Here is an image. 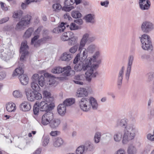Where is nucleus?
Wrapping results in <instances>:
<instances>
[{
  "mask_svg": "<svg viewBox=\"0 0 154 154\" xmlns=\"http://www.w3.org/2000/svg\"><path fill=\"white\" fill-rule=\"evenodd\" d=\"M147 139L151 141H154V135L151 134H148L147 136Z\"/></svg>",
  "mask_w": 154,
  "mask_h": 154,
  "instance_id": "nucleus-58",
  "label": "nucleus"
},
{
  "mask_svg": "<svg viewBox=\"0 0 154 154\" xmlns=\"http://www.w3.org/2000/svg\"><path fill=\"white\" fill-rule=\"evenodd\" d=\"M69 28L71 30H75L79 29V27L76 26L74 23H71L69 26Z\"/></svg>",
  "mask_w": 154,
  "mask_h": 154,
  "instance_id": "nucleus-55",
  "label": "nucleus"
},
{
  "mask_svg": "<svg viewBox=\"0 0 154 154\" xmlns=\"http://www.w3.org/2000/svg\"><path fill=\"white\" fill-rule=\"evenodd\" d=\"M72 57L73 55L69 53L65 52L62 55L60 59L62 61L68 62L72 59Z\"/></svg>",
  "mask_w": 154,
  "mask_h": 154,
  "instance_id": "nucleus-21",
  "label": "nucleus"
},
{
  "mask_svg": "<svg viewBox=\"0 0 154 154\" xmlns=\"http://www.w3.org/2000/svg\"><path fill=\"white\" fill-rule=\"evenodd\" d=\"M39 37V35H35L34 36L32 39L31 43L32 44L34 45V46L36 47H37L41 42V40H37Z\"/></svg>",
  "mask_w": 154,
  "mask_h": 154,
  "instance_id": "nucleus-30",
  "label": "nucleus"
},
{
  "mask_svg": "<svg viewBox=\"0 0 154 154\" xmlns=\"http://www.w3.org/2000/svg\"><path fill=\"white\" fill-rule=\"evenodd\" d=\"M63 143L64 140L61 137H56L53 140V145L55 147H59L61 146Z\"/></svg>",
  "mask_w": 154,
  "mask_h": 154,
  "instance_id": "nucleus-17",
  "label": "nucleus"
},
{
  "mask_svg": "<svg viewBox=\"0 0 154 154\" xmlns=\"http://www.w3.org/2000/svg\"><path fill=\"white\" fill-rule=\"evenodd\" d=\"M96 39V37L94 35H91L90 32L85 33L82 36L81 40L79 51L80 53L77 54L74 59L73 63L76 64L74 66V69L76 72L85 71L86 80L90 82L92 78H95L98 74L97 71L98 68L97 64H93L90 59H86L87 57V52L86 49L83 48L86 43L92 42Z\"/></svg>",
  "mask_w": 154,
  "mask_h": 154,
  "instance_id": "nucleus-1",
  "label": "nucleus"
},
{
  "mask_svg": "<svg viewBox=\"0 0 154 154\" xmlns=\"http://www.w3.org/2000/svg\"><path fill=\"white\" fill-rule=\"evenodd\" d=\"M66 26L68 27L69 26V25L66 23H65L63 22H62L61 23V24L57 27L59 28V30L60 29L59 31L60 32H61L64 31V30L65 29Z\"/></svg>",
  "mask_w": 154,
  "mask_h": 154,
  "instance_id": "nucleus-43",
  "label": "nucleus"
},
{
  "mask_svg": "<svg viewBox=\"0 0 154 154\" xmlns=\"http://www.w3.org/2000/svg\"><path fill=\"white\" fill-rule=\"evenodd\" d=\"M51 102L46 101H42L39 103L38 102L39 110L41 111H47L51 110L54 107L51 103Z\"/></svg>",
  "mask_w": 154,
  "mask_h": 154,
  "instance_id": "nucleus-9",
  "label": "nucleus"
},
{
  "mask_svg": "<svg viewBox=\"0 0 154 154\" xmlns=\"http://www.w3.org/2000/svg\"><path fill=\"white\" fill-rule=\"evenodd\" d=\"M73 34L72 32H68L64 33L61 37V39L62 41H65L70 39L71 35Z\"/></svg>",
  "mask_w": 154,
  "mask_h": 154,
  "instance_id": "nucleus-31",
  "label": "nucleus"
},
{
  "mask_svg": "<svg viewBox=\"0 0 154 154\" xmlns=\"http://www.w3.org/2000/svg\"><path fill=\"white\" fill-rule=\"evenodd\" d=\"M54 117V114L52 112H46L42 116V124L44 125H48Z\"/></svg>",
  "mask_w": 154,
  "mask_h": 154,
  "instance_id": "nucleus-10",
  "label": "nucleus"
},
{
  "mask_svg": "<svg viewBox=\"0 0 154 154\" xmlns=\"http://www.w3.org/2000/svg\"><path fill=\"white\" fill-rule=\"evenodd\" d=\"M27 98L30 101H33L35 100H39L42 98V94L38 92L32 91L28 89L25 90Z\"/></svg>",
  "mask_w": 154,
  "mask_h": 154,
  "instance_id": "nucleus-7",
  "label": "nucleus"
},
{
  "mask_svg": "<svg viewBox=\"0 0 154 154\" xmlns=\"http://www.w3.org/2000/svg\"><path fill=\"white\" fill-rule=\"evenodd\" d=\"M140 38L142 44V48L143 50L149 51L152 50L153 47L151 39L148 35L144 34Z\"/></svg>",
  "mask_w": 154,
  "mask_h": 154,
  "instance_id": "nucleus-5",
  "label": "nucleus"
},
{
  "mask_svg": "<svg viewBox=\"0 0 154 154\" xmlns=\"http://www.w3.org/2000/svg\"><path fill=\"white\" fill-rule=\"evenodd\" d=\"M95 16L94 14H89L86 15L85 19L87 22L94 23V22Z\"/></svg>",
  "mask_w": 154,
  "mask_h": 154,
  "instance_id": "nucleus-29",
  "label": "nucleus"
},
{
  "mask_svg": "<svg viewBox=\"0 0 154 154\" xmlns=\"http://www.w3.org/2000/svg\"><path fill=\"white\" fill-rule=\"evenodd\" d=\"M146 77L147 79V81L149 82H151L154 79V72H150L148 73Z\"/></svg>",
  "mask_w": 154,
  "mask_h": 154,
  "instance_id": "nucleus-34",
  "label": "nucleus"
},
{
  "mask_svg": "<svg viewBox=\"0 0 154 154\" xmlns=\"http://www.w3.org/2000/svg\"><path fill=\"white\" fill-rule=\"evenodd\" d=\"M124 69L123 67H122L120 70L117 79V85L118 88H120L122 83V80L123 76Z\"/></svg>",
  "mask_w": 154,
  "mask_h": 154,
  "instance_id": "nucleus-18",
  "label": "nucleus"
},
{
  "mask_svg": "<svg viewBox=\"0 0 154 154\" xmlns=\"http://www.w3.org/2000/svg\"><path fill=\"white\" fill-rule=\"evenodd\" d=\"M62 7L61 5L58 3L54 4L53 5V8L55 11H57L61 9Z\"/></svg>",
  "mask_w": 154,
  "mask_h": 154,
  "instance_id": "nucleus-50",
  "label": "nucleus"
},
{
  "mask_svg": "<svg viewBox=\"0 0 154 154\" xmlns=\"http://www.w3.org/2000/svg\"><path fill=\"white\" fill-rule=\"evenodd\" d=\"M32 82L38 83L41 87H43L45 84L44 77L43 75L39 76L37 74L33 75L32 77Z\"/></svg>",
  "mask_w": 154,
  "mask_h": 154,
  "instance_id": "nucleus-11",
  "label": "nucleus"
},
{
  "mask_svg": "<svg viewBox=\"0 0 154 154\" xmlns=\"http://www.w3.org/2000/svg\"><path fill=\"white\" fill-rule=\"evenodd\" d=\"M68 41V45H72L76 44L77 42V38L75 37H70Z\"/></svg>",
  "mask_w": 154,
  "mask_h": 154,
  "instance_id": "nucleus-39",
  "label": "nucleus"
},
{
  "mask_svg": "<svg viewBox=\"0 0 154 154\" xmlns=\"http://www.w3.org/2000/svg\"><path fill=\"white\" fill-rule=\"evenodd\" d=\"M13 94L14 97L17 98H20L22 96V93L19 90L14 91L13 92Z\"/></svg>",
  "mask_w": 154,
  "mask_h": 154,
  "instance_id": "nucleus-46",
  "label": "nucleus"
},
{
  "mask_svg": "<svg viewBox=\"0 0 154 154\" xmlns=\"http://www.w3.org/2000/svg\"><path fill=\"white\" fill-rule=\"evenodd\" d=\"M9 19L8 17H6L3 18L0 20V24H2L5 23L8 21Z\"/></svg>",
  "mask_w": 154,
  "mask_h": 154,
  "instance_id": "nucleus-60",
  "label": "nucleus"
},
{
  "mask_svg": "<svg viewBox=\"0 0 154 154\" xmlns=\"http://www.w3.org/2000/svg\"><path fill=\"white\" fill-rule=\"evenodd\" d=\"M50 137L49 136L44 137L42 139V145L43 146H46L49 142Z\"/></svg>",
  "mask_w": 154,
  "mask_h": 154,
  "instance_id": "nucleus-38",
  "label": "nucleus"
},
{
  "mask_svg": "<svg viewBox=\"0 0 154 154\" xmlns=\"http://www.w3.org/2000/svg\"><path fill=\"white\" fill-rule=\"evenodd\" d=\"M21 84L23 85H26L28 83L29 79L27 75L24 74L19 77Z\"/></svg>",
  "mask_w": 154,
  "mask_h": 154,
  "instance_id": "nucleus-27",
  "label": "nucleus"
},
{
  "mask_svg": "<svg viewBox=\"0 0 154 154\" xmlns=\"http://www.w3.org/2000/svg\"><path fill=\"white\" fill-rule=\"evenodd\" d=\"M7 111L9 112H14L16 110V105L13 103H8L6 106Z\"/></svg>",
  "mask_w": 154,
  "mask_h": 154,
  "instance_id": "nucleus-26",
  "label": "nucleus"
},
{
  "mask_svg": "<svg viewBox=\"0 0 154 154\" xmlns=\"http://www.w3.org/2000/svg\"><path fill=\"white\" fill-rule=\"evenodd\" d=\"M58 113L61 116L64 115L66 112V106L64 104H61L59 105L57 108Z\"/></svg>",
  "mask_w": 154,
  "mask_h": 154,
  "instance_id": "nucleus-23",
  "label": "nucleus"
},
{
  "mask_svg": "<svg viewBox=\"0 0 154 154\" xmlns=\"http://www.w3.org/2000/svg\"><path fill=\"white\" fill-rule=\"evenodd\" d=\"M78 45H75L72 47L69 50V52L72 53H74L77 51L78 48Z\"/></svg>",
  "mask_w": 154,
  "mask_h": 154,
  "instance_id": "nucleus-54",
  "label": "nucleus"
},
{
  "mask_svg": "<svg viewBox=\"0 0 154 154\" xmlns=\"http://www.w3.org/2000/svg\"><path fill=\"white\" fill-rule=\"evenodd\" d=\"M86 152L83 145H81L77 148L76 150V154H84Z\"/></svg>",
  "mask_w": 154,
  "mask_h": 154,
  "instance_id": "nucleus-35",
  "label": "nucleus"
},
{
  "mask_svg": "<svg viewBox=\"0 0 154 154\" xmlns=\"http://www.w3.org/2000/svg\"><path fill=\"white\" fill-rule=\"evenodd\" d=\"M75 102V99L73 98L67 99L66 100L63 102V104H64L66 106H70L73 104Z\"/></svg>",
  "mask_w": 154,
  "mask_h": 154,
  "instance_id": "nucleus-32",
  "label": "nucleus"
},
{
  "mask_svg": "<svg viewBox=\"0 0 154 154\" xmlns=\"http://www.w3.org/2000/svg\"><path fill=\"white\" fill-rule=\"evenodd\" d=\"M127 152L128 154H136L137 150L134 145L133 144H131L128 147Z\"/></svg>",
  "mask_w": 154,
  "mask_h": 154,
  "instance_id": "nucleus-25",
  "label": "nucleus"
},
{
  "mask_svg": "<svg viewBox=\"0 0 154 154\" xmlns=\"http://www.w3.org/2000/svg\"><path fill=\"white\" fill-rule=\"evenodd\" d=\"M100 52L99 51H97L95 53L92 58H88L87 59H90L91 63L92 61L93 62L97 63V64L98 66V64H100L101 62V60L99 58L100 55Z\"/></svg>",
  "mask_w": 154,
  "mask_h": 154,
  "instance_id": "nucleus-19",
  "label": "nucleus"
},
{
  "mask_svg": "<svg viewBox=\"0 0 154 154\" xmlns=\"http://www.w3.org/2000/svg\"><path fill=\"white\" fill-rule=\"evenodd\" d=\"M36 1H35V0H26L24 3H22L21 6L23 9H25L27 5H29L31 2H33Z\"/></svg>",
  "mask_w": 154,
  "mask_h": 154,
  "instance_id": "nucleus-47",
  "label": "nucleus"
},
{
  "mask_svg": "<svg viewBox=\"0 0 154 154\" xmlns=\"http://www.w3.org/2000/svg\"><path fill=\"white\" fill-rule=\"evenodd\" d=\"M109 3V1L108 0H106L105 1L101 2L100 4L102 6H104L105 7H107Z\"/></svg>",
  "mask_w": 154,
  "mask_h": 154,
  "instance_id": "nucleus-59",
  "label": "nucleus"
},
{
  "mask_svg": "<svg viewBox=\"0 0 154 154\" xmlns=\"http://www.w3.org/2000/svg\"><path fill=\"white\" fill-rule=\"evenodd\" d=\"M87 94V92L85 88H80L78 90L76 96L79 97H84Z\"/></svg>",
  "mask_w": 154,
  "mask_h": 154,
  "instance_id": "nucleus-22",
  "label": "nucleus"
},
{
  "mask_svg": "<svg viewBox=\"0 0 154 154\" xmlns=\"http://www.w3.org/2000/svg\"><path fill=\"white\" fill-rule=\"evenodd\" d=\"M60 123V119L53 118L48 124L51 128L55 129L59 126Z\"/></svg>",
  "mask_w": 154,
  "mask_h": 154,
  "instance_id": "nucleus-16",
  "label": "nucleus"
},
{
  "mask_svg": "<svg viewBox=\"0 0 154 154\" xmlns=\"http://www.w3.org/2000/svg\"><path fill=\"white\" fill-rule=\"evenodd\" d=\"M72 17L75 18H79L82 16L81 13L79 11L75 10H73L71 12Z\"/></svg>",
  "mask_w": 154,
  "mask_h": 154,
  "instance_id": "nucleus-37",
  "label": "nucleus"
},
{
  "mask_svg": "<svg viewBox=\"0 0 154 154\" xmlns=\"http://www.w3.org/2000/svg\"><path fill=\"white\" fill-rule=\"evenodd\" d=\"M153 25L150 22L145 21L143 23L141 26V29L143 32L148 33L153 29Z\"/></svg>",
  "mask_w": 154,
  "mask_h": 154,
  "instance_id": "nucleus-12",
  "label": "nucleus"
},
{
  "mask_svg": "<svg viewBox=\"0 0 154 154\" xmlns=\"http://www.w3.org/2000/svg\"><path fill=\"white\" fill-rule=\"evenodd\" d=\"M75 2L74 0H66L64 2V5L70 6L72 5Z\"/></svg>",
  "mask_w": 154,
  "mask_h": 154,
  "instance_id": "nucleus-52",
  "label": "nucleus"
},
{
  "mask_svg": "<svg viewBox=\"0 0 154 154\" xmlns=\"http://www.w3.org/2000/svg\"><path fill=\"white\" fill-rule=\"evenodd\" d=\"M43 96L45 98V100L47 102H52L54 98L51 95V93L46 90H44L43 91Z\"/></svg>",
  "mask_w": 154,
  "mask_h": 154,
  "instance_id": "nucleus-20",
  "label": "nucleus"
},
{
  "mask_svg": "<svg viewBox=\"0 0 154 154\" xmlns=\"http://www.w3.org/2000/svg\"><path fill=\"white\" fill-rule=\"evenodd\" d=\"M63 72L62 68L60 67H57L54 68L52 70L51 72L55 74H59Z\"/></svg>",
  "mask_w": 154,
  "mask_h": 154,
  "instance_id": "nucleus-42",
  "label": "nucleus"
},
{
  "mask_svg": "<svg viewBox=\"0 0 154 154\" xmlns=\"http://www.w3.org/2000/svg\"><path fill=\"white\" fill-rule=\"evenodd\" d=\"M27 44V42L26 41L23 42L21 43L20 51L21 54L20 58V61L19 62L18 67L15 69L14 72L12 75L13 76H19V78L23 74L24 66L22 62L24 60L25 56L29 53L28 51L29 47Z\"/></svg>",
  "mask_w": 154,
  "mask_h": 154,
  "instance_id": "nucleus-3",
  "label": "nucleus"
},
{
  "mask_svg": "<svg viewBox=\"0 0 154 154\" xmlns=\"http://www.w3.org/2000/svg\"><path fill=\"white\" fill-rule=\"evenodd\" d=\"M44 76L45 77L49 78V81L47 83V85H49L50 86H53L55 82V80L53 78V76L48 73H45Z\"/></svg>",
  "mask_w": 154,
  "mask_h": 154,
  "instance_id": "nucleus-24",
  "label": "nucleus"
},
{
  "mask_svg": "<svg viewBox=\"0 0 154 154\" xmlns=\"http://www.w3.org/2000/svg\"><path fill=\"white\" fill-rule=\"evenodd\" d=\"M125 152L124 149H121L118 150L116 153V154H125Z\"/></svg>",
  "mask_w": 154,
  "mask_h": 154,
  "instance_id": "nucleus-61",
  "label": "nucleus"
},
{
  "mask_svg": "<svg viewBox=\"0 0 154 154\" xmlns=\"http://www.w3.org/2000/svg\"><path fill=\"white\" fill-rule=\"evenodd\" d=\"M83 145L86 152H92L95 149L94 143L90 141H86Z\"/></svg>",
  "mask_w": 154,
  "mask_h": 154,
  "instance_id": "nucleus-14",
  "label": "nucleus"
},
{
  "mask_svg": "<svg viewBox=\"0 0 154 154\" xmlns=\"http://www.w3.org/2000/svg\"><path fill=\"white\" fill-rule=\"evenodd\" d=\"M101 133L99 132H97L95 134L94 137V141L95 143H98L100 140Z\"/></svg>",
  "mask_w": 154,
  "mask_h": 154,
  "instance_id": "nucleus-40",
  "label": "nucleus"
},
{
  "mask_svg": "<svg viewBox=\"0 0 154 154\" xmlns=\"http://www.w3.org/2000/svg\"><path fill=\"white\" fill-rule=\"evenodd\" d=\"M22 15V12L20 11L14 12L13 14V17L14 18H19Z\"/></svg>",
  "mask_w": 154,
  "mask_h": 154,
  "instance_id": "nucleus-49",
  "label": "nucleus"
},
{
  "mask_svg": "<svg viewBox=\"0 0 154 154\" xmlns=\"http://www.w3.org/2000/svg\"><path fill=\"white\" fill-rule=\"evenodd\" d=\"M131 70V69L127 68V70L125 73V78L127 80H128L129 79Z\"/></svg>",
  "mask_w": 154,
  "mask_h": 154,
  "instance_id": "nucleus-53",
  "label": "nucleus"
},
{
  "mask_svg": "<svg viewBox=\"0 0 154 154\" xmlns=\"http://www.w3.org/2000/svg\"><path fill=\"white\" fill-rule=\"evenodd\" d=\"M38 102H36L33 106V112L34 114L35 115L38 114L39 110Z\"/></svg>",
  "mask_w": 154,
  "mask_h": 154,
  "instance_id": "nucleus-45",
  "label": "nucleus"
},
{
  "mask_svg": "<svg viewBox=\"0 0 154 154\" xmlns=\"http://www.w3.org/2000/svg\"><path fill=\"white\" fill-rule=\"evenodd\" d=\"M96 48L97 47L95 45L91 44L88 47L87 50H86L90 52L93 53L96 50Z\"/></svg>",
  "mask_w": 154,
  "mask_h": 154,
  "instance_id": "nucleus-48",
  "label": "nucleus"
},
{
  "mask_svg": "<svg viewBox=\"0 0 154 154\" xmlns=\"http://www.w3.org/2000/svg\"><path fill=\"white\" fill-rule=\"evenodd\" d=\"M74 22L79 25H81L83 23V21L81 19H78L75 20L74 21Z\"/></svg>",
  "mask_w": 154,
  "mask_h": 154,
  "instance_id": "nucleus-63",
  "label": "nucleus"
},
{
  "mask_svg": "<svg viewBox=\"0 0 154 154\" xmlns=\"http://www.w3.org/2000/svg\"><path fill=\"white\" fill-rule=\"evenodd\" d=\"M79 104L81 109L86 112L89 111L91 107L94 110L97 109L98 105L97 100L93 97L82 98Z\"/></svg>",
  "mask_w": 154,
  "mask_h": 154,
  "instance_id": "nucleus-4",
  "label": "nucleus"
},
{
  "mask_svg": "<svg viewBox=\"0 0 154 154\" xmlns=\"http://www.w3.org/2000/svg\"><path fill=\"white\" fill-rule=\"evenodd\" d=\"M122 136L121 131H119L116 133L113 136V139L116 142H119L121 140Z\"/></svg>",
  "mask_w": 154,
  "mask_h": 154,
  "instance_id": "nucleus-28",
  "label": "nucleus"
},
{
  "mask_svg": "<svg viewBox=\"0 0 154 154\" xmlns=\"http://www.w3.org/2000/svg\"><path fill=\"white\" fill-rule=\"evenodd\" d=\"M42 30L41 28V27H38L35 31L34 32V35H39L40 32Z\"/></svg>",
  "mask_w": 154,
  "mask_h": 154,
  "instance_id": "nucleus-62",
  "label": "nucleus"
},
{
  "mask_svg": "<svg viewBox=\"0 0 154 154\" xmlns=\"http://www.w3.org/2000/svg\"><path fill=\"white\" fill-rule=\"evenodd\" d=\"M139 5L142 10H147L150 7L151 3L148 0H139Z\"/></svg>",
  "mask_w": 154,
  "mask_h": 154,
  "instance_id": "nucleus-13",
  "label": "nucleus"
},
{
  "mask_svg": "<svg viewBox=\"0 0 154 154\" xmlns=\"http://www.w3.org/2000/svg\"><path fill=\"white\" fill-rule=\"evenodd\" d=\"M33 29L32 28H29L25 32L23 37L26 38H29L32 35Z\"/></svg>",
  "mask_w": 154,
  "mask_h": 154,
  "instance_id": "nucleus-41",
  "label": "nucleus"
},
{
  "mask_svg": "<svg viewBox=\"0 0 154 154\" xmlns=\"http://www.w3.org/2000/svg\"><path fill=\"white\" fill-rule=\"evenodd\" d=\"M128 122V119L125 118L118 119L116 121L117 127H125L122 140V143L124 144L134 139L138 132L135 125L132 124L127 125Z\"/></svg>",
  "mask_w": 154,
  "mask_h": 154,
  "instance_id": "nucleus-2",
  "label": "nucleus"
},
{
  "mask_svg": "<svg viewBox=\"0 0 154 154\" xmlns=\"http://www.w3.org/2000/svg\"><path fill=\"white\" fill-rule=\"evenodd\" d=\"M6 76V73L5 71H2L0 72V81L3 80Z\"/></svg>",
  "mask_w": 154,
  "mask_h": 154,
  "instance_id": "nucleus-56",
  "label": "nucleus"
},
{
  "mask_svg": "<svg viewBox=\"0 0 154 154\" xmlns=\"http://www.w3.org/2000/svg\"><path fill=\"white\" fill-rule=\"evenodd\" d=\"M41 151V148H38L35 151L33 152V154H40Z\"/></svg>",
  "mask_w": 154,
  "mask_h": 154,
  "instance_id": "nucleus-64",
  "label": "nucleus"
},
{
  "mask_svg": "<svg viewBox=\"0 0 154 154\" xmlns=\"http://www.w3.org/2000/svg\"><path fill=\"white\" fill-rule=\"evenodd\" d=\"M20 109L23 111H29L31 108L30 103L28 101H24L20 105Z\"/></svg>",
  "mask_w": 154,
  "mask_h": 154,
  "instance_id": "nucleus-15",
  "label": "nucleus"
},
{
  "mask_svg": "<svg viewBox=\"0 0 154 154\" xmlns=\"http://www.w3.org/2000/svg\"><path fill=\"white\" fill-rule=\"evenodd\" d=\"M37 83L33 82L31 83V86L33 91L38 92L39 91L40 88Z\"/></svg>",
  "mask_w": 154,
  "mask_h": 154,
  "instance_id": "nucleus-36",
  "label": "nucleus"
},
{
  "mask_svg": "<svg viewBox=\"0 0 154 154\" xmlns=\"http://www.w3.org/2000/svg\"><path fill=\"white\" fill-rule=\"evenodd\" d=\"M14 52L8 49H0V58L4 61L9 60L12 57Z\"/></svg>",
  "mask_w": 154,
  "mask_h": 154,
  "instance_id": "nucleus-8",
  "label": "nucleus"
},
{
  "mask_svg": "<svg viewBox=\"0 0 154 154\" xmlns=\"http://www.w3.org/2000/svg\"><path fill=\"white\" fill-rule=\"evenodd\" d=\"M0 5L1 8L3 11H6L8 10V8L6 6V5L4 3L1 2Z\"/></svg>",
  "mask_w": 154,
  "mask_h": 154,
  "instance_id": "nucleus-57",
  "label": "nucleus"
},
{
  "mask_svg": "<svg viewBox=\"0 0 154 154\" xmlns=\"http://www.w3.org/2000/svg\"><path fill=\"white\" fill-rule=\"evenodd\" d=\"M32 19V17L29 15H26L22 18L19 22L17 24L15 28L17 30H21L25 27V26L29 24Z\"/></svg>",
  "mask_w": 154,
  "mask_h": 154,
  "instance_id": "nucleus-6",
  "label": "nucleus"
},
{
  "mask_svg": "<svg viewBox=\"0 0 154 154\" xmlns=\"http://www.w3.org/2000/svg\"><path fill=\"white\" fill-rule=\"evenodd\" d=\"M134 57L132 55H130L128 59L127 68L131 69L132 65L134 61Z\"/></svg>",
  "mask_w": 154,
  "mask_h": 154,
  "instance_id": "nucleus-33",
  "label": "nucleus"
},
{
  "mask_svg": "<svg viewBox=\"0 0 154 154\" xmlns=\"http://www.w3.org/2000/svg\"><path fill=\"white\" fill-rule=\"evenodd\" d=\"M74 8V7L73 6H67L65 5L62 7V10L66 11H69L73 9Z\"/></svg>",
  "mask_w": 154,
  "mask_h": 154,
  "instance_id": "nucleus-51",
  "label": "nucleus"
},
{
  "mask_svg": "<svg viewBox=\"0 0 154 154\" xmlns=\"http://www.w3.org/2000/svg\"><path fill=\"white\" fill-rule=\"evenodd\" d=\"M63 72L65 71L64 74L66 76H68L70 74V72L71 70V67L70 66H67L62 68Z\"/></svg>",
  "mask_w": 154,
  "mask_h": 154,
  "instance_id": "nucleus-44",
  "label": "nucleus"
}]
</instances>
